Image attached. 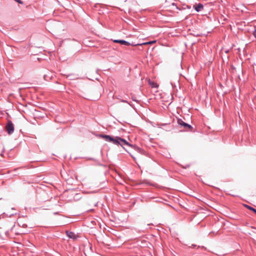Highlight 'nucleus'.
<instances>
[{"mask_svg":"<svg viewBox=\"0 0 256 256\" xmlns=\"http://www.w3.org/2000/svg\"><path fill=\"white\" fill-rule=\"evenodd\" d=\"M100 137L104 138L106 141L112 142L115 144H120L124 148L125 146H131V144L125 140L118 136L114 138L108 135L100 134Z\"/></svg>","mask_w":256,"mask_h":256,"instance_id":"f257e3e1","label":"nucleus"},{"mask_svg":"<svg viewBox=\"0 0 256 256\" xmlns=\"http://www.w3.org/2000/svg\"><path fill=\"white\" fill-rule=\"evenodd\" d=\"M6 130L9 134H12L14 130V126L11 121H8L6 126Z\"/></svg>","mask_w":256,"mask_h":256,"instance_id":"f03ea898","label":"nucleus"},{"mask_svg":"<svg viewBox=\"0 0 256 256\" xmlns=\"http://www.w3.org/2000/svg\"><path fill=\"white\" fill-rule=\"evenodd\" d=\"M178 122L180 125L183 126L184 128H186V130L192 129V126L184 122H183V120H182L180 119H178Z\"/></svg>","mask_w":256,"mask_h":256,"instance_id":"7ed1b4c3","label":"nucleus"},{"mask_svg":"<svg viewBox=\"0 0 256 256\" xmlns=\"http://www.w3.org/2000/svg\"><path fill=\"white\" fill-rule=\"evenodd\" d=\"M114 42H116V43H119L121 44H124V45H126V46H129L130 45V44L126 41V40H113Z\"/></svg>","mask_w":256,"mask_h":256,"instance_id":"20e7f679","label":"nucleus"},{"mask_svg":"<svg viewBox=\"0 0 256 256\" xmlns=\"http://www.w3.org/2000/svg\"><path fill=\"white\" fill-rule=\"evenodd\" d=\"M67 236L71 238L75 239L76 238V236L75 234L72 232H66Z\"/></svg>","mask_w":256,"mask_h":256,"instance_id":"39448f33","label":"nucleus"},{"mask_svg":"<svg viewBox=\"0 0 256 256\" xmlns=\"http://www.w3.org/2000/svg\"><path fill=\"white\" fill-rule=\"evenodd\" d=\"M194 8L197 12H200L203 9V5L200 4H198L194 6Z\"/></svg>","mask_w":256,"mask_h":256,"instance_id":"423d86ee","label":"nucleus"},{"mask_svg":"<svg viewBox=\"0 0 256 256\" xmlns=\"http://www.w3.org/2000/svg\"><path fill=\"white\" fill-rule=\"evenodd\" d=\"M246 208H248V210H252V212H254V213L256 212V210L254 209V208L247 205V204H244V205Z\"/></svg>","mask_w":256,"mask_h":256,"instance_id":"0eeeda50","label":"nucleus"},{"mask_svg":"<svg viewBox=\"0 0 256 256\" xmlns=\"http://www.w3.org/2000/svg\"><path fill=\"white\" fill-rule=\"evenodd\" d=\"M155 42H156V41H150V42H144L142 44H140L139 45L151 44L154 43Z\"/></svg>","mask_w":256,"mask_h":256,"instance_id":"6e6552de","label":"nucleus"},{"mask_svg":"<svg viewBox=\"0 0 256 256\" xmlns=\"http://www.w3.org/2000/svg\"><path fill=\"white\" fill-rule=\"evenodd\" d=\"M150 86H152V88H156L158 87V85L156 84L155 82H150Z\"/></svg>","mask_w":256,"mask_h":256,"instance_id":"1a4fd4ad","label":"nucleus"},{"mask_svg":"<svg viewBox=\"0 0 256 256\" xmlns=\"http://www.w3.org/2000/svg\"><path fill=\"white\" fill-rule=\"evenodd\" d=\"M14 0L19 4H23V2L20 0Z\"/></svg>","mask_w":256,"mask_h":256,"instance_id":"9d476101","label":"nucleus"},{"mask_svg":"<svg viewBox=\"0 0 256 256\" xmlns=\"http://www.w3.org/2000/svg\"><path fill=\"white\" fill-rule=\"evenodd\" d=\"M254 36L255 38H256V30L254 32Z\"/></svg>","mask_w":256,"mask_h":256,"instance_id":"9b49d317","label":"nucleus"},{"mask_svg":"<svg viewBox=\"0 0 256 256\" xmlns=\"http://www.w3.org/2000/svg\"><path fill=\"white\" fill-rule=\"evenodd\" d=\"M255 214H256V212Z\"/></svg>","mask_w":256,"mask_h":256,"instance_id":"f8f14e48","label":"nucleus"}]
</instances>
